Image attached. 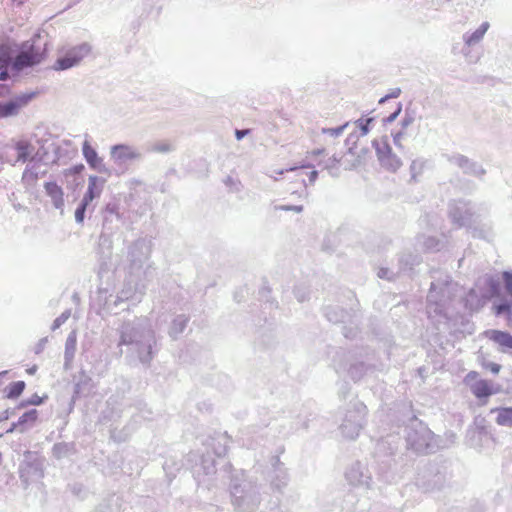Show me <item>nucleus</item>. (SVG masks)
Wrapping results in <instances>:
<instances>
[{"label":"nucleus","instance_id":"nucleus-19","mask_svg":"<svg viewBox=\"0 0 512 512\" xmlns=\"http://www.w3.org/2000/svg\"><path fill=\"white\" fill-rule=\"evenodd\" d=\"M37 416H38V413L36 410H30L26 413H24L20 418H19V423H26V422H35L36 419H37Z\"/></svg>","mask_w":512,"mask_h":512},{"label":"nucleus","instance_id":"nucleus-23","mask_svg":"<svg viewBox=\"0 0 512 512\" xmlns=\"http://www.w3.org/2000/svg\"><path fill=\"white\" fill-rule=\"evenodd\" d=\"M496 314H502L504 312H511V305L510 304H500L496 306L495 308Z\"/></svg>","mask_w":512,"mask_h":512},{"label":"nucleus","instance_id":"nucleus-25","mask_svg":"<svg viewBox=\"0 0 512 512\" xmlns=\"http://www.w3.org/2000/svg\"><path fill=\"white\" fill-rule=\"evenodd\" d=\"M325 153V149H314L310 152H308V156L311 158H317L320 155H323Z\"/></svg>","mask_w":512,"mask_h":512},{"label":"nucleus","instance_id":"nucleus-31","mask_svg":"<svg viewBox=\"0 0 512 512\" xmlns=\"http://www.w3.org/2000/svg\"><path fill=\"white\" fill-rule=\"evenodd\" d=\"M400 95V89H395L392 94L390 95L391 97H398Z\"/></svg>","mask_w":512,"mask_h":512},{"label":"nucleus","instance_id":"nucleus-1","mask_svg":"<svg viewBox=\"0 0 512 512\" xmlns=\"http://www.w3.org/2000/svg\"><path fill=\"white\" fill-rule=\"evenodd\" d=\"M45 54V48L32 44L16 56L12 66L15 70L19 71L26 67L37 65L44 60Z\"/></svg>","mask_w":512,"mask_h":512},{"label":"nucleus","instance_id":"nucleus-27","mask_svg":"<svg viewBox=\"0 0 512 512\" xmlns=\"http://www.w3.org/2000/svg\"><path fill=\"white\" fill-rule=\"evenodd\" d=\"M306 174L309 177V182L310 183H314L316 178H317V176H318V173L315 170H310V171L306 172Z\"/></svg>","mask_w":512,"mask_h":512},{"label":"nucleus","instance_id":"nucleus-8","mask_svg":"<svg viewBox=\"0 0 512 512\" xmlns=\"http://www.w3.org/2000/svg\"><path fill=\"white\" fill-rule=\"evenodd\" d=\"M101 194V188L98 187V178L96 176L89 177L88 189L82 199L84 205H89L96 197Z\"/></svg>","mask_w":512,"mask_h":512},{"label":"nucleus","instance_id":"nucleus-5","mask_svg":"<svg viewBox=\"0 0 512 512\" xmlns=\"http://www.w3.org/2000/svg\"><path fill=\"white\" fill-rule=\"evenodd\" d=\"M34 97V93L30 94H22L15 97L13 100L0 103V115L2 118L9 117L12 115H16L19 110L26 106L31 99Z\"/></svg>","mask_w":512,"mask_h":512},{"label":"nucleus","instance_id":"nucleus-15","mask_svg":"<svg viewBox=\"0 0 512 512\" xmlns=\"http://www.w3.org/2000/svg\"><path fill=\"white\" fill-rule=\"evenodd\" d=\"M112 153L117 158H134L136 157L135 153L131 151L128 146L125 145H116L112 149Z\"/></svg>","mask_w":512,"mask_h":512},{"label":"nucleus","instance_id":"nucleus-12","mask_svg":"<svg viewBox=\"0 0 512 512\" xmlns=\"http://www.w3.org/2000/svg\"><path fill=\"white\" fill-rule=\"evenodd\" d=\"M25 386L26 385H25L24 381H16V382L11 383L6 388V397L8 399L18 398L23 393Z\"/></svg>","mask_w":512,"mask_h":512},{"label":"nucleus","instance_id":"nucleus-13","mask_svg":"<svg viewBox=\"0 0 512 512\" xmlns=\"http://www.w3.org/2000/svg\"><path fill=\"white\" fill-rule=\"evenodd\" d=\"M498 412L497 415V423L503 426H512V407L500 408L496 410Z\"/></svg>","mask_w":512,"mask_h":512},{"label":"nucleus","instance_id":"nucleus-18","mask_svg":"<svg viewBox=\"0 0 512 512\" xmlns=\"http://www.w3.org/2000/svg\"><path fill=\"white\" fill-rule=\"evenodd\" d=\"M172 148H173V146L170 142L163 141V142H158V143L154 144L153 151L159 152V153H167V152L171 151Z\"/></svg>","mask_w":512,"mask_h":512},{"label":"nucleus","instance_id":"nucleus-6","mask_svg":"<svg viewBox=\"0 0 512 512\" xmlns=\"http://www.w3.org/2000/svg\"><path fill=\"white\" fill-rule=\"evenodd\" d=\"M46 194L51 198L56 209H62L64 206V191L56 182H46L44 184Z\"/></svg>","mask_w":512,"mask_h":512},{"label":"nucleus","instance_id":"nucleus-16","mask_svg":"<svg viewBox=\"0 0 512 512\" xmlns=\"http://www.w3.org/2000/svg\"><path fill=\"white\" fill-rule=\"evenodd\" d=\"M373 121V118H360L354 122V125L360 130V136L368 134L369 126Z\"/></svg>","mask_w":512,"mask_h":512},{"label":"nucleus","instance_id":"nucleus-7","mask_svg":"<svg viewBox=\"0 0 512 512\" xmlns=\"http://www.w3.org/2000/svg\"><path fill=\"white\" fill-rule=\"evenodd\" d=\"M487 336L490 340L497 343L504 349H512V336L507 332L498 330H490L487 332Z\"/></svg>","mask_w":512,"mask_h":512},{"label":"nucleus","instance_id":"nucleus-32","mask_svg":"<svg viewBox=\"0 0 512 512\" xmlns=\"http://www.w3.org/2000/svg\"><path fill=\"white\" fill-rule=\"evenodd\" d=\"M5 373H6V372H2V373H0V376H1L2 374H5Z\"/></svg>","mask_w":512,"mask_h":512},{"label":"nucleus","instance_id":"nucleus-24","mask_svg":"<svg viewBox=\"0 0 512 512\" xmlns=\"http://www.w3.org/2000/svg\"><path fill=\"white\" fill-rule=\"evenodd\" d=\"M42 398L39 397L37 394H34L31 396V398L27 401L26 404L28 405H40L42 403Z\"/></svg>","mask_w":512,"mask_h":512},{"label":"nucleus","instance_id":"nucleus-4","mask_svg":"<svg viewBox=\"0 0 512 512\" xmlns=\"http://www.w3.org/2000/svg\"><path fill=\"white\" fill-rule=\"evenodd\" d=\"M89 52L87 45H81L71 48L67 53L58 58L54 64L55 70H66L77 65L83 57Z\"/></svg>","mask_w":512,"mask_h":512},{"label":"nucleus","instance_id":"nucleus-30","mask_svg":"<svg viewBox=\"0 0 512 512\" xmlns=\"http://www.w3.org/2000/svg\"><path fill=\"white\" fill-rule=\"evenodd\" d=\"M26 371H27V373H28V374H31V375H32V374H35V373H36V371H37V366H36V365H34L33 367L28 368Z\"/></svg>","mask_w":512,"mask_h":512},{"label":"nucleus","instance_id":"nucleus-10","mask_svg":"<svg viewBox=\"0 0 512 512\" xmlns=\"http://www.w3.org/2000/svg\"><path fill=\"white\" fill-rule=\"evenodd\" d=\"M82 151L87 163L92 168H97L100 165L101 159L98 157L96 150L89 144V142H84Z\"/></svg>","mask_w":512,"mask_h":512},{"label":"nucleus","instance_id":"nucleus-29","mask_svg":"<svg viewBox=\"0 0 512 512\" xmlns=\"http://www.w3.org/2000/svg\"><path fill=\"white\" fill-rule=\"evenodd\" d=\"M284 210H294L296 212H301L303 210L302 206H295V207H283Z\"/></svg>","mask_w":512,"mask_h":512},{"label":"nucleus","instance_id":"nucleus-11","mask_svg":"<svg viewBox=\"0 0 512 512\" xmlns=\"http://www.w3.org/2000/svg\"><path fill=\"white\" fill-rule=\"evenodd\" d=\"M358 137L359 135L357 134H354V133H351L347 139H346V144L348 145V152L351 154V155H356V159L353 161V165L355 164H359L361 162V153L357 150V147H356V142L358 140Z\"/></svg>","mask_w":512,"mask_h":512},{"label":"nucleus","instance_id":"nucleus-9","mask_svg":"<svg viewBox=\"0 0 512 512\" xmlns=\"http://www.w3.org/2000/svg\"><path fill=\"white\" fill-rule=\"evenodd\" d=\"M11 61V49L7 45L0 46V79L5 80L8 77L7 67Z\"/></svg>","mask_w":512,"mask_h":512},{"label":"nucleus","instance_id":"nucleus-17","mask_svg":"<svg viewBox=\"0 0 512 512\" xmlns=\"http://www.w3.org/2000/svg\"><path fill=\"white\" fill-rule=\"evenodd\" d=\"M348 124L349 123L346 122L344 125L339 126L337 128H323L322 133L333 137H338L343 133L344 129L348 126Z\"/></svg>","mask_w":512,"mask_h":512},{"label":"nucleus","instance_id":"nucleus-26","mask_svg":"<svg viewBox=\"0 0 512 512\" xmlns=\"http://www.w3.org/2000/svg\"><path fill=\"white\" fill-rule=\"evenodd\" d=\"M250 133L249 129L245 130H236L235 135L238 140H241L244 136L248 135Z\"/></svg>","mask_w":512,"mask_h":512},{"label":"nucleus","instance_id":"nucleus-14","mask_svg":"<svg viewBox=\"0 0 512 512\" xmlns=\"http://www.w3.org/2000/svg\"><path fill=\"white\" fill-rule=\"evenodd\" d=\"M488 28L489 24L487 22L482 23L481 26L474 33H472L470 36L466 38V43L468 45H472L478 42L480 39H482Z\"/></svg>","mask_w":512,"mask_h":512},{"label":"nucleus","instance_id":"nucleus-22","mask_svg":"<svg viewBox=\"0 0 512 512\" xmlns=\"http://www.w3.org/2000/svg\"><path fill=\"white\" fill-rule=\"evenodd\" d=\"M342 160L341 156L333 155L327 163H324L323 166L326 169L334 168L336 165H338Z\"/></svg>","mask_w":512,"mask_h":512},{"label":"nucleus","instance_id":"nucleus-28","mask_svg":"<svg viewBox=\"0 0 512 512\" xmlns=\"http://www.w3.org/2000/svg\"><path fill=\"white\" fill-rule=\"evenodd\" d=\"M487 367L494 374H497L500 371V365H498L496 363H490L487 365Z\"/></svg>","mask_w":512,"mask_h":512},{"label":"nucleus","instance_id":"nucleus-3","mask_svg":"<svg viewBox=\"0 0 512 512\" xmlns=\"http://www.w3.org/2000/svg\"><path fill=\"white\" fill-rule=\"evenodd\" d=\"M464 382L470 386L472 393L478 399L488 398L494 393L491 383L487 380L479 379V374L476 371H470L465 376Z\"/></svg>","mask_w":512,"mask_h":512},{"label":"nucleus","instance_id":"nucleus-2","mask_svg":"<svg viewBox=\"0 0 512 512\" xmlns=\"http://www.w3.org/2000/svg\"><path fill=\"white\" fill-rule=\"evenodd\" d=\"M376 154L381 165L390 170L396 171L402 165L401 160L392 152L387 139H381L374 142Z\"/></svg>","mask_w":512,"mask_h":512},{"label":"nucleus","instance_id":"nucleus-21","mask_svg":"<svg viewBox=\"0 0 512 512\" xmlns=\"http://www.w3.org/2000/svg\"><path fill=\"white\" fill-rule=\"evenodd\" d=\"M88 205H84V202H81V205L75 211V219L77 222L81 223L84 220L85 210Z\"/></svg>","mask_w":512,"mask_h":512},{"label":"nucleus","instance_id":"nucleus-20","mask_svg":"<svg viewBox=\"0 0 512 512\" xmlns=\"http://www.w3.org/2000/svg\"><path fill=\"white\" fill-rule=\"evenodd\" d=\"M503 279L507 293L512 296V273L504 272Z\"/></svg>","mask_w":512,"mask_h":512}]
</instances>
